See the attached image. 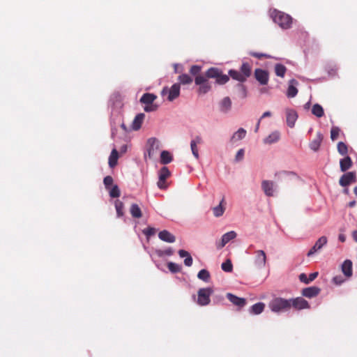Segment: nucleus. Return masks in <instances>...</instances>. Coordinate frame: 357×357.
I'll use <instances>...</instances> for the list:
<instances>
[{
    "label": "nucleus",
    "mask_w": 357,
    "mask_h": 357,
    "mask_svg": "<svg viewBox=\"0 0 357 357\" xmlns=\"http://www.w3.org/2000/svg\"><path fill=\"white\" fill-rule=\"evenodd\" d=\"M318 272H314V273H312L309 275L308 277H307V275L305 274V273H301L300 275H299V280L302 282H304L305 284H309L310 282H312L313 280H314L318 276Z\"/></svg>",
    "instance_id": "nucleus-30"
},
{
    "label": "nucleus",
    "mask_w": 357,
    "mask_h": 357,
    "mask_svg": "<svg viewBox=\"0 0 357 357\" xmlns=\"http://www.w3.org/2000/svg\"><path fill=\"white\" fill-rule=\"evenodd\" d=\"M265 307V305L263 303H257L253 305L251 307V312L255 314H259L261 313Z\"/></svg>",
    "instance_id": "nucleus-38"
},
{
    "label": "nucleus",
    "mask_w": 357,
    "mask_h": 357,
    "mask_svg": "<svg viewBox=\"0 0 357 357\" xmlns=\"http://www.w3.org/2000/svg\"><path fill=\"white\" fill-rule=\"evenodd\" d=\"M290 308L293 307L296 310H303L310 308L308 302L303 297H297L296 298L289 299Z\"/></svg>",
    "instance_id": "nucleus-9"
},
{
    "label": "nucleus",
    "mask_w": 357,
    "mask_h": 357,
    "mask_svg": "<svg viewBox=\"0 0 357 357\" xmlns=\"http://www.w3.org/2000/svg\"><path fill=\"white\" fill-rule=\"evenodd\" d=\"M344 281V279H342V276L339 275V276H335L333 278V282L335 284H341Z\"/></svg>",
    "instance_id": "nucleus-54"
},
{
    "label": "nucleus",
    "mask_w": 357,
    "mask_h": 357,
    "mask_svg": "<svg viewBox=\"0 0 357 357\" xmlns=\"http://www.w3.org/2000/svg\"><path fill=\"white\" fill-rule=\"evenodd\" d=\"M243 156H244V149H241L238 151V152L236 155L235 159L236 161H241L243 160Z\"/></svg>",
    "instance_id": "nucleus-53"
},
{
    "label": "nucleus",
    "mask_w": 357,
    "mask_h": 357,
    "mask_svg": "<svg viewBox=\"0 0 357 357\" xmlns=\"http://www.w3.org/2000/svg\"><path fill=\"white\" fill-rule=\"evenodd\" d=\"M354 194L357 196V186H356L354 189Z\"/></svg>",
    "instance_id": "nucleus-60"
},
{
    "label": "nucleus",
    "mask_w": 357,
    "mask_h": 357,
    "mask_svg": "<svg viewBox=\"0 0 357 357\" xmlns=\"http://www.w3.org/2000/svg\"><path fill=\"white\" fill-rule=\"evenodd\" d=\"M119 158V153L116 149H114L109 157V166L112 168L114 167L117 165Z\"/></svg>",
    "instance_id": "nucleus-32"
},
{
    "label": "nucleus",
    "mask_w": 357,
    "mask_h": 357,
    "mask_svg": "<svg viewBox=\"0 0 357 357\" xmlns=\"http://www.w3.org/2000/svg\"><path fill=\"white\" fill-rule=\"evenodd\" d=\"M237 86L239 89L241 97L245 98L247 96V89L245 86L240 82L237 84Z\"/></svg>",
    "instance_id": "nucleus-51"
},
{
    "label": "nucleus",
    "mask_w": 357,
    "mask_h": 357,
    "mask_svg": "<svg viewBox=\"0 0 357 357\" xmlns=\"http://www.w3.org/2000/svg\"><path fill=\"white\" fill-rule=\"evenodd\" d=\"M355 204H356V202L355 201H352V202H350L349 203V207H354L355 206Z\"/></svg>",
    "instance_id": "nucleus-59"
},
{
    "label": "nucleus",
    "mask_w": 357,
    "mask_h": 357,
    "mask_svg": "<svg viewBox=\"0 0 357 357\" xmlns=\"http://www.w3.org/2000/svg\"><path fill=\"white\" fill-rule=\"evenodd\" d=\"M338 153L342 155H346L348 152L347 146L342 142H340L337 146Z\"/></svg>",
    "instance_id": "nucleus-44"
},
{
    "label": "nucleus",
    "mask_w": 357,
    "mask_h": 357,
    "mask_svg": "<svg viewBox=\"0 0 357 357\" xmlns=\"http://www.w3.org/2000/svg\"><path fill=\"white\" fill-rule=\"evenodd\" d=\"M178 255L180 256V257L181 258H184L185 257V259H184V264L186 266H191L192 264V257L190 256V253L188 252V251H185L184 250H180L178 251Z\"/></svg>",
    "instance_id": "nucleus-29"
},
{
    "label": "nucleus",
    "mask_w": 357,
    "mask_h": 357,
    "mask_svg": "<svg viewBox=\"0 0 357 357\" xmlns=\"http://www.w3.org/2000/svg\"><path fill=\"white\" fill-rule=\"evenodd\" d=\"M287 71V68L280 63H277L275 66V73L277 76L284 77Z\"/></svg>",
    "instance_id": "nucleus-37"
},
{
    "label": "nucleus",
    "mask_w": 357,
    "mask_h": 357,
    "mask_svg": "<svg viewBox=\"0 0 357 357\" xmlns=\"http://www.w3.org/2000/svg\"><path fill=\"white\" fill-rule=\"evenodd\" d=\"M271 116V113L270 112H265L262 116H261V119H263V118H265V117H268V116Z\"/></svg>",
    "instance_id": "nucleus-56"
},
{
    "label": "nucleus",
    "mask_w": 357,
    "mask_h": 357,
    "mask_svg": "<svg viewBox=\"0 0 357 357\" xmlns=\"http://www.w3.org/2000/svg\"><path fill=\"white\" fill-rule=\"evenodd\" d=\"M322 140L323 135L320 132H318L316 137L310 143V149L314 151H318Z\"/></svg>",
    "instance_id": "nucleus-26"
},
{
    "label": "nucleus",
    "mask_w": 357,
    "mask_h": 357,
    "mask_svg": "<svg viewBox=\"0 0 357 357\" xmlns=\"http://www.w3.org/2000/svg\"><path fill=\"white\" fill-rule=\"evenodd\" d=\"M236 233L234 231H231L225 233L221 238V242L217 244L218 249L222 248L228 242L236 237Z\"/></svg>",
    "instance_id": "nucleus-17"
},
{
    "label": "nucleus",
    "mask_w": 357,
    "mask_h": 357,
    "mask_svg": "<svg viewBox=\"0 0 357 357\" xmlns=\"http://www.w3.org/2000/svg\"><path fill=\"white\" fill-rule=\"evenodd\" d=\"M275 176H278V179L284 181L288 183L289 181L297 178L298 176L294 172L282 171L275 174Z\"/></svg>",
    "instance_id": "nucleus-14"
},
{
    "label": "nucleus",
    "mask_w": 357,
    "mask_h": 357,
    "mask_svg": "<svg viewBox=\"0 0 357 357\" xmlns=\"http://www.w3.org/2000/svg\"><path fill=\"white\" fill-rule=\"evenodd\" d=\"M178 79L180 82L179 84H190L192 82V78L187 74L179 75Z\"/></svg>",
    "instance_id": "nucleus-42"
},
{
    "label": "nucleus",
    "mask_w": 357,
    "mask_h": 357,
    "mask_svg": "<svg viewBox=\"0 0 357 357\" xmlns=\"http://www.w3.org/2000/svg\"><path fill=\"white\" fill-rule=\"evenodd\" d=\"M222 269L225 272H231L233 270V265L231 260L227 259L221 265Z\"/></svg>",
    "instance_id": "nucleus-46"
},
{
    "label": "nucleus",
    "mask_w": 357,
    "mask_h": 357,
    "mask_svg": "<svg viewBox=\"0 0 357 357\" xmlns=\"http://www.w3.org/2000/svg\"><path fill=\"white\" fill-rule=\"evenodd\" d=\"M260 122H261V119H259V120L258 121L257 125H256V128H255V132H258V130H259V125H260Z\"/></svg>",
    "instance_id": "nucleus-58"
},
{
    "label": "nucleus",
    "mask_w": 357,
    "mask_h": 357,
    "mask_svg": "<svg viewBox=\"0 0 357 357\" xmlns=\"http://www.w3.org/2000/svg\"><path fill=\"white\" fill-rule=\"evenodd\" d=\"M160 240L167 243H174L176 241L175 236L167 230H162L158 234Z\"/></svg>",
    "instance_id": "nucleus-22"
},
{
    "label": "nucleus",
    "mask_w": 357,
    "mask_h": 357,
    "mask_svg": "<svg viewBox=\"0 0 357 357\" xmlns=\"http://www.w3.org/2000/svg\"><path fill=\"white\" fill-rule=\"evenodd\" d=\"M108 190H109V196L112 198H117L121 195L120 190L116 185H114Z\"/></svg>",
    "instance_id": "nucleus-43"
},
{
    "label": "nucleus",
    "mask_w": 357,
    "mask_h": 357,
    "mask_svg": "<svg viewBox=\"0 0 357 357\" xmlns=\"http://www.w3.org/2000/svg\"><path fill=\"white\" fill-rule=\"evenodd\" d=\"M227 298L231 303L239 307H242L246 304V300L245 298H239L231 293L227 294Z\"/></svg>",
    "instance_id": "nucleus-21"
},
{
    "label": "nucleus",
    "mask_w": 357,
    "mask_h": 357,
    "mask_svg": "<svg viewBox=\"0 0 357 357\" xmlns=\"http://www.w3.org/2000/svg\"><path fill=\"white\" fill-rule=\"evenodd\" d=\"M356 181V173L355 172H349L343 174L339 181V183L342 187H347L350 184Z\"/></svg>",
    "instance_id": "nucleus-8"
},
{
    "label": "nucleus",
    "mask_w": 357,
    "mask_h": 357,
    "mask_svg": "<svg viewBox=\"0 0 357 357\" xmlns=\"http://www.w3.org/2000/svg\"><path fill=\"white\" fill-rule=\"evenodd\" d=\"M114 205H115L117 216L119 218L122 217L123 215V208H124L123 203L122 202H121L120 200L117 199L115 201Z\"/></svg>",
    "instance_id": "nucleus-40"
},
{
    "label": "nucleus",
    "mask_w": 357,
    "mask_h": 357,
    "mask_svg": "<svg viewBox=\"0 0 357 357\" xmlns=\"http://www.w3.org/2000/svg\"><path fill=\"white\" fill-rule=\"evenodd\" d=\"M168 93L167 99L169 101H173L179 96L180 94V84L176 83L168 89L167 87L164 88L162 91V95L164 96Z\"/></svg>",
    "instance_id": "nucleus-7"
},
{
    "label": "nucleus",
    "mask_w": 357,
    "mask_h": 357,
    "mask_svg": "<svg viewBox=\"0 0 357 357\" xmlns=\"http://www.w3.org/2000/svg\"><path fill=\"white\" fill-rule=\"evenodd\" d=\"M280 137V134L278 131H275L271 133L267 137L264 139L265 144H273L277 142Z\"/></svg>",
    "instance_id": "nucleus-31"
},
{
    "label": "nucleus",
    "mask_w": 357,
    "mask_h": 357,
    "mask_svg": "<svg viewBox=\"0 0 357 357\" xmlns=\"http://www.w3.org/2000/svg\"><path fill=\"white\" fill-rule=\"evenodd\" d=\"M201 66H197V65H193L191 66L190 69V73L195 76V77L197 76H202V75H200V71H201Z\"/></svg>",
    "instance_id": "nucleus-47"
},
{
    "label": "nucleus",
    "mask_w": 357,
    "mask_h": 357,
    "mask_svg": "<svg viewBox=\"0 0 357 357\" xmlns=\"http://www.w3.org/2000/svg\"><path fill=\"white\" fill-rule=\"evenodd\" d=\"M268 307L274 312H284L290 310V301L289 299L277 297L270 301Z\"/></svg>",
    "instance_id": "nucleus-4"
},
{
    "label": "nucleus",
    "mask_w": 357,
    "mask_h": 357,
    "mask_svg": "<svg viewBox=\"0 0 357 357\" xmlns=\"http://www.w3.org/2000/svg\"><path fill=\"white\" fill-rule=\"evenodd\" d=\"M157 96L153 93H146L140 98V102L144 105V110L146 112H155L158 106L153 102L156 100Z\"/></svg>",
    "instance_id": "nucleus-5"
},
{
    "label": "nucleus",
    "mask_w": 357,
    "mask_h": 357,
    "mask_svg": "<svg viewBox=\"0 0 357 357\" xmlns=\"http://www.w3.org/2000/svg\"><path fill=\"white\" fill-rule=\"evenodd\" d=\"M255 77L261 85H266L268 82V73L265 70L255 69Z\"/></svg>",
    "instance_id": "nucleus-11"
},
{
    "label": "nucleus",
    "mask_w": 357,
    "mask_h": 357,
    "mask_svg": "<svg viewBox=\"0 0 357 357\" xmlns=\"http://www.w3.org/2000/svg\"><path fill=\"white\" fill-rule=\"evenodd\" d=\"M298 119L297 112L292 109H286V121L287 124L289 128H293Z\"/></svg>",
    "instance_id": "nucleus-15"
},
{
    "label": "nucleus",
    "mask_w": 357,
    "mask_h": 357,
    "mask_svg": "<svg viewBox=\"0 0 357 357\" xmlns=\"http://www.w3.org/2000/svg\"><path fill=\"white\" fill-rule=\"evenodd\" d=\"M293 84H297V82L295 79H291L290 81V84L289 85L287 91V96L289 98H294L298 93V89L293 85Z\"/></svg>",
    "instance_id": "nucleus-33"
},
{
    "label": "nucleus",
    "mask_w": 357,
    "mask_h": 357,
    "mask_svg": "<svg viewBox=\"0 0 357 357\" xmlns=\"http://www.w3.org/2000/svg\"><path fill=\"white\" fill-rule=\"evenodd\" d=\"M167 253L168 255H172V252L169 250V251H167Z\"/></svg>",
    "instance_id": "nucleus-62"
},
{
    "label": "nucleus",
    "mask_w": 357,
    "mask_h": 357,
    "mask_svg": "<svg viewBox=\"0 0 357 357\" xmlns=\"http://www.w3.org/2000/svg\"><path fill=\"white\" fill-rule=\"evenodd\" d=\"M169 176L170 172L167 167H163L160 169L159 172V180L157 183L160 189H165L167 188L165 181Z\"/></svg>",
    "instance_id": "nucleus-10"
},
{
    "label": "nucleus",
    "mask_w": 357,
    "mask_h": 357,
    "mask_svg": "<svg viewBox=\"0 0 357 357\" xmlns=\"http://www.w3.org/2000/svg\"><path fill=\"white\" fill-rule=\"evenodd\" d=\"M145 115L143 113L138 114L134 119L132 128L135 130H139L142 124L143 123V121L144 119Z\"/></svg>",
    "instance_id": "nucleus-28"
},
{
    "label": "nucleus",
    "mask_w": 357,
    "mask_h": 357,
    "mask_svg": "<svg viewBox=\"0 0 357 357\" xmlns=\"http://www.w3.org/2000/svg\"><path fill=\"white\" fill-rule=\"evenodd\" d=\"M213 292V289L210 287L199 289L197 292V304L201 306L208 305L211 301L210 296Z\"/></svg>",
    "instance_id": "nucleus-6"
},
{
    "label": "nucleus",
    "mask_w": 357,
    "mask_h": 357,
    "mask_svg": "<svg viewBox=\"0 0 357 357\" xmlns=\"http://www.w3.org/2000/svg\"><path fill=\"white\" fill-rule=\"evenodd\" d=\"M353 165V162L349 156H345L340 161V170L343 172L349 169Z\"/></svg>",
    "instance_id": "nucleus-23"
},
{
    "label": "nucleus",
    "mask_w": 357,
    "mask_h": 357,
    "mask_svg": "<svg viewBox=\"0 0 357 357\" xmlns=\"http://www.w3.org/2000/svg\"><path fill=\"white\" fill-rule=\"evenodd\" d=\"M246 135V130L244 128H239L231 137V142H234L243 139Z\"/></svg>",
    "instance_id": "nucleus-34"
},
{
    "label": "nucleus",
    "mask_w": 357,
    "mask_h": 357,
    "mask_svg": "<svg viewBox=\"0 0 357 357\" xmlns=\"http://www.w3.org/2000/svg\"><path fill=\"white\" fill-rule=\"evenodd\" d=\"M130 212L131 215L135 218H140L142 216V213L137 204H132L130 206Z\"/></svg>",
    "instance_id": "nucleus-35"
},
{
    "label": "nucleus",
    "mask_w": 357,
    "mask_h": 357,
    "mask_svg": "<svg viewBox=\"0 0 357 357\" xmlns=\"http://www.w3.org/2000/svg\"><path fill=\"white\" fill-rule=\"evenodd\" d=\"M249 54L250 56L257 58V59H261L262 58H266V59L272 58V56L271 55L267 54L259 53V52H250Z\"/></svg>",
    "instance_id": "nucleus-49"
},
{
    "label": "nucleus",
    "mask_w": 357,
    "mask_h": 357,
    "mask_svg": "<svg viewBox=\"0 0 357 357\" xmlns=\"http://www.w3.org/2000/svg\"><path fill=\"white\" fill-rule=\"evenodd\" d=\"M266 262V255L263 250H257L255 252V264L259 268H264Z\"/></svg>",
    "instance_id": "nucleus-13"
},
{
    "label": "nucleus",
    "mask_w": 357,
    "mask_h": 357,
    "mask_svg": "<svg viewBox=\"0 0 357 357\" xmlns=\"http://www.w3.org/2000/svg\"><path fill=\"white\" fill-rule=\"evenodd\" d=\"M252 68V67L250 63L243 62L239 70H229L228 73L232 79L237 80L241 83H243L251 76Z\"/></svg>",
    "instance_id": "nucleus-2"
},
{
    "label": "nucleus",
    "mask_w": 357,
    "mask_h": 357,
    "mask_svg": "<svg viewBox=\"0 0 357 357\" xmlns=\"http://www.w3.org/2000/svg\"><path fill=\"white\" fill-rule=\"evenodd\" d=\"M275 184L273 181L264 180L261 182V188L268 197H273L274 194Z\"/></svg>",
    "instance_id": "nucleus-16"
},
{
    "label": "nucleus",
    "mask_w": 357,
    "mask_h": 357,
    "mask_svg": "<svg viewBox=\"0 0 357 357\" xmlns=\"http://www.w3.org/2000/svg\"><path fill=\"white\" fill-rule=\"evenodd\" d=\"M312 113L319 118L322 117L324 114L323 107L319 104H315L313 105L312 108Z\"/></svg>",
    "instance_id": "nucleus-39"
},
{
    "label": "nucleus",
    "mask_w": 357,
    "mask_h": 357,
    "mask_svg": "<svg viewBox=\"0 0 357 357\" xmlns=\"http://www.w3.org/2000/svg\"><path fill=\"white\" fill-rule=\"evenodd\" d=\"M320 292V289L317 287H310L307 288H304L302 290V295L305 297L311 298L317 296Z\"/></svg>",
    "instance_id": "nucleus-19"
},
{
    "label": "nucleus",
    "mask_w": 357,
    "mask_h": 357,
    "mask_svg": "<svg viewBox=\"0 0 357 357\" xmlns=\"http://www.w3.org/2000/svg\"><path fill=\"white\" fill-rule=\"evenodd\" d=\"M225 198L223 197L222 200L220 201L218 206H216L213 208V215L215 217H220L223 215L225 211Z\"/></svg>",
    "instance_id": "nucleus-27"
},
{
    "label": "nucleus",
    "mask_w": 357,
    "mask_h": 357,
    "mask_svg": "<svg viewBox=\"0 0 357 357\" xmlns=\"http://www.w3.org/2000/svg\"><path fill=\"white\" fill-rule=\"evenodd\" d=\"M270 15L273 20L281 28L287 29L291 27L292 18L288 14L274 9L271 11Z\"/></svg>",
    "instance_id": "nucleus-3"
},
{
    "label": "nucleus",
    "mask_w": 357,
    "mask_h": 357,
    "mask_svg": "<svg viewBox=\"0 0 357 357\" xmlns=\"http://www.w3.org/2000/svg\"><path fill=\"white\" fill-rule=\"evenodd\" d=\"M344 192L345 194H349V190L348 189H344Z\"/></svg>",
    "instance_id": "nucleus-61"
},
{
    "label": "nucleus",
    "mask_w": 357,
    "mask_h": 357,
    "mask_svg": "<svg viewBox=\"0 0 357 357\" xmlns=\"http://www.w3.org/2000/svg\"><path fill=\"white\" fill-rule=\"evenodd\" d=\"M342 271L346 277H351L352 275V262L351 260H345L342 265Z\"/></svg>",
    "instance_id": "nucleus-25"
},
{
    "label": "nucleus",
    "mask_w": 357,
    "mask_h": 357,
    "mask_svg": "<svg viewBox=\"0 0 357 357\" xmlns=\"http://www.w3.org/2000/svg\"><path fill=\"white\" fill-rule=\"evenodd\" d=\"M220 110L222 112H228L231 107V101L229 97L224 98L219 103Z\"/></svg>",
    "instance_id": "nucleus-24"
},
{
    "label": "nucleus",
    "mask_w": 357,
    "mask_h": 357,
    "mask_svg": "<svg viewBox=\"0 0 357 357\" xmlns=\"http://www.w3.org/2000/svg\"><path fill=\"white\" fill-rule=\"evenodd\" d=\"M172 161V156L167 151H162L160 154V162L163 165L169 164Z\"/></svg>",
    "instance_id": "nucleus-36"
},
{
    "label": "nucleus",
    "mask_w": 357,
    "mask_h": 357,
    "mask_svg": "<svg viewBox=\"0 0 357 357\" xmlns=\"http://www.w3.org/2000/svg\"><path fill=\"white\" fill-rule=\"evenodd\" d=\"M352 236L354 240L357 243V230H355L352 232Z\"/></svg>",
    "instance_id": "nucleus-57"
},
{
    "label": "nucleus",
    "mask_w": 357,
    "mask_h": 357,
    "mask_svg": "<svg viewBox=\"0 0 357 357\" xmlns=\"http://www.w3.org/2000/svg\"><path fill=\"white\" fill-rule=\"evenodd\" d=\"M340 128L338 127H333L331 130V138L333 141L337 139L340 134Z\"/></svg>",
    "instance_id": "nucleus-50"
},
{
    "label": "nucleus",
    "mask_w": 357,
    "mask_h": 357,
    "mask_svg": "<svg viewBox=\"0 0 357 357\" xmlns=\"http://www.w3.org/2000/svg\"><path fill=\"white\" fill-rule=\"evenodd\" d=\"M338 238L342 243H344L346 241V236L343 234H340L339 236H338Z\"/></svg>",
    "instance_id": "nucleus-55"
},
{
    "label": "nucleus",
    "mask_w": 357,
    "mask_h": 357,
    "mask_svg": "<svg viewBox=\"0 0 357 357\" xmlns=\"http://www.w3.org/2000/svg\"><path fill=\"white\" fill-rule=\"evenodd\" d=\"M149 148L147 150L148 156L151 158L156 150L159 149V142L155 138H150L148 139Z\"/></svg>",
    "instance_id": "nucleus-18"
},
{
    "label": "nucleus",
    "mask_w": 357,
    "mask_h": 357,
    "mask_svg": "<svg viewBox=\"0 0 357 357\" xmlns=\"http://www.w3.org/2000/svg\"><path fill=\"white\" fill-rule=\"evenodd\" d=\"M328 242L326 236L320 237L315 243L314 246L309 250L307 254V257L313 255L315 252L319 251Z\"/></svg>",
    "instance_id": "nucleus-12"
},
{
    "label": "nucleus",
    "mask_w": 357,
    "mask_h": 357,
    "mask_svg": "<svg viewBox=\"0 0 357 357\" xmlns=\"http://www.w3.org/2000/svg\"><path fill=\"white\" fill-rule=\"evenodd\" d=\"M202 142H203L202 141V138L200 136H196L190 142L191 151H192V153L193 155L195 156V158L196 159H198L199 157V151H198V148H197V144H202Z\"/></svg>",
    "instance_id": "nucleus-20"
},
{
    "label": "nucleus",
    "mask_w": 357,
    "mask_h": 357,
    "mask_svg": "<svg viewBox=\"0 0 357 357\" xmlns=\"http://www.w3.org/2000/svg\"><path fill=\"white\" fill-rule=\"evenodd\" d=\"M113 178L111 176H107L104 178L103 183L107 190L113 186Z\"/></svg>",
    "instance_id": "nucleus-48"
},
{
    "label": "nucleus",
    "mask_w": 357,
    "mask_h": 357,
    "mask_svg": "<svg viewBox=\"0 0 357 357\" xmlns=\"http://www.w3.org/2000/svg\"><path fill=\"white\" fill-rule=\"evenodd\" d=\"M156 232V230L153 227H149L146 229L143 230V233L149 238L153 235H154Z\"/></svg>",
    "instance_id": "nucleus-52"
},
{
    "label": "nucleus",
    "mask_w": 357,
    "mask_h": 357,
    "mask_svg": "<svg viewBox=\"0 0 357 357\" xmlns=\"http://www.w3.org/2000/svg\"><path fill=\"white\" fill-rule=\"evenodd\" d=\"M209 78L215 79V82L220 85L226 84L229 80V76L223 74L219 68H210L204 76H197L195 78V84L199 86L197 91L199 94H206L211 89V85L208 81Z\"/></svg>",
    "instance_id": "nucleus-1"
},
{
    "label": "nucleus",
    "mask_w": 357,
    "mask_h": 357,
    "mask_svg": "<svg viewBox=\"0 0 357 357\" xmlns=\"http://www.w3.org/2000/svg\"><path fill=\"white\" fill-rule=\"evenodd\" d=\"M167 267L168 269L173 273H178L181 271V266L174 262H169Z\"/></svg>",
    "instance_id": "nucleus-45"
},
{
    "label": "nucleus",
    "mask_w": 357,
    "mask_h": 357,
    "mask_svg": "<svg viewBox=\"0 0 357 357\" xmlns=\"http://www.w3.org/2000/svg\"><path fill=\"white\" fill-rule=\"evenodd\" d=\"M210 273L206 269H202L197 274V278L205 282H208L210 279Z\"/></svg>",
    "instance_id": "nucleus-41"
}]
</instances>
